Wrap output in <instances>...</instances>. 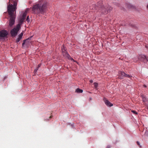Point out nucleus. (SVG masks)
Wrapping results in <instances>:
<instances>
[{"mask_svg": "<svg viewBox=\"0 0 148 148\" xmlns=\"http://www.w3.org/2000/svg\"><path fill=\"white\" fill-rule=\"evenodd\" d=\"M48 6L45 1H40L33 5L32 9V13L35 14H44L47 10Z\"/></svg>", "mask_w": 148, "mask_h": 148, "instance_id": "nucleus-1", "label": "nucleus"}, {"mask_svg": "<svg viewBox=\"0 0 148 148\" xmlns=\"http://www.w3.org/2000/svg\"><path fill=\"white\" fill-rule=\"evenodd\" d=\"M16 1H9V5L8 6V11L10 17L9 20V25L10 27L14 23L15 16L14 14V12L16 10L17 2Z\"/></svg>", "mask_w": 148, "mask_h": 148, "instance_id": "nucleus-2", "label": "nucleus"}, {"mask_svg": "<svg viewBox=\"0 0 148 148\" xmlns=\"http://www.w3.org/2000/svg\"><path fill=\"white\" fill-rule=\"evenodd\" d=\"M95 8L97 10L99 9L98 11L104 14L110 12L112 9V8L110 6L108 5V6L106 7L104 6L101 1H99L98 3L97 7Z\"/></svg>", "mask_w": 148, "mask_h": 148, "instance_id": "nucleus-3", "label": "nucleus"}, {"mask_svg": "<svg viewBox=\"0 0 148 148\" xmlns=\"http://www.w3.org/2000/svg\"><path fill=\"white\" fill-rule=\"evenodd\" d=\"M119 76L120 79H122L126 77L129 78H131L132 76L126 74L123 71H120L119 73Z\"/></svg>", "mask_w": 148, "mask_h": 148, "instance_id": "nucleus-4", "label": "nucleus"}, {"mask_svg": "<svg viewBox=\"0 0 148 148\" xmlns=\"http://www.w3.org/2000/svg\"><path fill=\"white\" fill-rule=\"evenodd\" d=\"M138 59L141 61L147 62H148V60L146 57V56L144 55H141L139 56Z\"/></svg>", "mask_w": 148, "mask_h": 148, "instance_id": "nucleus-5", "label": "nucleus"}, {"mask_svg": "<svg viewBox=\"0 0 148 148\" xmlns=\"http://www.w3.org/2000/svg\"><path fill=\"white\" fill-rule=\"evenodd\" d=\"M8 34L7 31L5 30H2L0 32V37H6Z\"/></svg>", "mask_w": 148, "mask_h": 148, "instance_id": "nucleus-6", "label": "nucleus"}, {"mask_svg": "<svg viewBox=\"0 0 148 148\" xmlns=\"http://www.w3.org/2000/svg\"><path fill=\"white\" fill-rule=\"evenodd\" d=\"M18 30H17L15 28H14L11 31L10 33L12 36H16L18 32Z\"/></svg>", "mask_w": 148, "mask_h": 148, "instance_id": "nucleus-7", "label": "nucleus"}, {"mask_svg": "<svg viewBox=\"0 0 148 148\" xmlns=\"http://www.w3.org/2000/svg\"><path fill=\"white\" fill-rule=\"evenodd\" d=\"M62 54L63 56H64V57L67 58L71 60H73L74 62H76V61L74 60L71 57L69 54L67 53V51L63 52L62 53Z\"/></svg>", "mask_w": 148, "mask_h": 148, "instance_id": "nucleus-8", "label": "nucleus"}, {"mask_svg": "<svg viewBox=\"0 0 148 148\" xmlns=\"http://www.w3.org/2000/svg\"><path fill=\"white\" fill-rule=\"evenodd\" d=\"M103 101H104L106 104L107 106L109 107H111L113 106V104L112 103H111L110 101H109L108 100H107L106 98H104Z\"/></svg>", "mask_w": 148, "mask_h": 148, "instance_id": "nucleus-9", "label": "nucleus"}, {"mask_svg": "<svg viewBox=\"0 0 148 148\" xmlns=\"http://www.w3.org/2000/svg\"><path fill=\"white\" fill-rule=\"evenodd\" d=\"M30 42V40L29 38L23 41V42L22 44V47H23L25 44L26 45H28Z\"/></svg>", "mask_w": 148, "mask_h": 148, "instance_id": "nucleus-10", "label": "nucleus"}, {"mask_svg": "<svg viewBox=\"0 0 148 148\" xmlns=\"http://www.w3.org/2000/svg\"><path fill=\"white\" fill-rule=\"evenodd\" d=\"M23 35V33L22 32L18 36V38L16 40V42L18 43L22 38V36Z\"/></svg>", "mask_w": 148, "mask_h": 148, "instance_id": "nucleus-11", "label": "nucleus"}, {"mask_svg": "<svg viewBox=\"0 0 148 148\" xmlns=\"http://www.w3.org/2000/svg\"><path fill=\"white\" fill-rule=\"evenodd\" d=\"M141 96L142 98L143 101L145 103L147 101V99L146 98L145 96L144 95H141Z\"/></svg>", "mask_w": 148, "mask_h": 148, "instance_id": "nucleus-12", "label": "nucleus"}, {"mask_svg": "<svg viewBox=\"0 0 148 148\" xmlns=\"http://www.w3.org/2000/svg\"><path fill=\"white\" fill-rule=\"evenodd\" d=\"M21 24H20V23H18L17 25L16 28H15L16 30H18V32L19 31V30L21 28Z\"/></svg>", "mask_w": 148, "mask_h": 148, "instance_id": "nucleus-13", "label": "nucleus"}, {"mask_svg": "<svg viewBox=\"0 0 148 148\" xmlns=\"http://www.w3.org/2000/svg\"><path fill=\"white\" fill-rule=\"evenodd\" d=\"M76 92L79 93H82L83 92V90L79 88H77L76 90Z\"/></svg>", "mask_w": 148, "mask_h": 148, "instance_id": "nucleus-14", "label": "nucleus"}, {"mask_svg": "<svg viewBox=\"0 0 148 148\" xmlns=\"http://www.w3.org/2000/svg\"><path fill=\"white\" fill-rule=\"evenodd\" d=\"M25 19V18H24L23 17H22L20 20L19 21V23L21 24L23 22L24 20Z\"/></svg>", "mask_w": 148, "mask_h": 148, "instance_id": "nucleus-15", "label": "nucleus"}, {"mask_svg": "<svg viewBox=\"0 0 148 148\" xmlns=\"http://www.w3.org/2000/svg\"><path fill=\"white\" fill-rule=\"evenodd\" d=\"M127 7L129 8L134 9L135 7L133 6L130 4H129L127 5Z\"/></svg>", "mask_w": 148, "mask_h": 148, "instance_id": "nucleus-16", "label": "nucleus"}, {"mask_svg": "<svg viewBox=\"0 0 148 148\" xmlns=\"http://www.w3.org/2000/svg\"><path fill=\"white\" fill-rule=\"evenodd\" d=\"M27 14V13L24 12L23 14V15L22 16V17H23L24 18H25V17H26Z\"/></svg>", "mask_w": 148, "mask_h": 148, "instance_id": "nucleus-17", "label": "nucleus"}, {"mask_svg": "<svg viewBox=\"0 0 148 148\" xmlns=\"http://www.w3.org/2000/svg\"><path fill=\"white\" fill-rule=\"evenodd\" d=\"M62 53L66 51L65 49L64 46H63V47L62 48Z\"/></svg>", "mask_w": 148, "mask_h": 148, "instance_id": "nucleus-18", "label": "nucleus"}, {"mask_svg": "<svg viewBox=\"0 0 148 148\" xmlns=\"http://www.w3.org/2000/svg\"><path fill=\"white\" fill-rule=\"evenodd\" d=\"M94 87H95V88H97L98 87V83H96V82H95L94 83Z\"/></svg>", "mask_w": 148, "mask_h": 148, "instance_id": "nucleus-19", "label": "nucleus"}, {"mask_svg": "<svg viewBox=\"0 0 148 148\" xmlns=\"http://www.w3.org/2000/svg\"><path fill=\"white\" fill-rule=\"evenodd\" d=\"M131 112H132L134 114H138L137 112H136L135 111H134V110H132Z\"/></svg>", "mask_w": 148, "mask_h": 148, "instance_id": "nucleus-20", "label": "nucleus"}, {"mask_svg": "<svg viewBox=\"0 0 148 148\" xmlns=\"http://www.w3.org/2000/svg\"><path fill=\"white\" fill-rule=\"evenodd\" d=\"M30 10V9L29 8H27L25 10V12H26V13H27V12H29Z\"/></svg>", "mask_w": 148, "mask_h": 148, "instance_id": "nucleus-21", "label": "nucleus"}, {"mask_svg": "<svg viewBox=\"0 0 148 148\" xmlns=\"http://www.w3.org/2000/svg\"><path fill=\"white\" fill-rule=\"evenodd\" d=\"M136 143L137 145H138L140 148L141 147V146L140 145V143L138 141H137Z\"/></svg>", "mask_w": 148, "mask_h": 148, "instance_id": "nucleus-22", "label": "nucleus"}, {"mask_svg": "<svg viewBox=\"0 0 148 148\" xmlns=\"http://www.w3.org/2000/svg\"><path fill=\"white\" fill-rule=\"evenodd\" d=\"M38 68H37L36 69H35V70H34V73H36V72H37V70H38Z\"/></svg>", "mask_w": 148, "mask_h": 148, "instance_id": "nucleus-23", "label": "nucleus"}, {"mask_svg": "<svg viewBox=\"0 0 148 148\" xmlns=\"http://www.w3.org/2000/svg\"><path fill=\"white\" fill-rule=\"evenodd\" d=\"M29 16H28L27 17V18L26 21H27V22H28L29 21Z\"/></svg>", "mask_w": 148, "mask_h": 148, "instance_id": "nucleus-24", "label": "nucleus"}, {"mask_svg": "<svg viewBox=\"0 0 148 148\" xmlns=\"http://www.w3.org/2000/svg\"><path fill=\"white\" fill-rule=\"evenodd\" d=\"M40 66H41V64H39L37 68H38H38L40 67Z\"/></svg>", "mask_w": 148, "mask_h": 148, "instance_id": "nucleus-25", "label": "nucleus"}, {"mask_svg": "<svg viewBox=\"0 0 148 148\" xmlns=\"http://www.w3.org/2000/svg\"><path fill=\"white\" fill-rule=\"evenodd\" d=\"M106 148H110V145H108L107 146Z\"/></svg>", "mask_w": 148, "mask_h": 148, "instance_id": "nucleus-26", "label": "nucleus"}, {"mask_svg": "<svg viewBox=\"0 0 148 148\" xmlns=\"http://www.w3.org/2000/svg\"><path fill=\"white\" fill-rule=\"evenodd\" d=\"M90 82L91 83H92L93 82V80H90Z\"/></svg>", "mask_w": 148, "mask_h": 148, "instance_id": "nucleus-27", "label": "nucleus"}, {"mask_svg": "<svg viewBox=\"0 0 148 148\" xmlns=\"http://www.w3.org/2000/svg\"><path fill=\"white\" fill-rule=\"evenodd\" d=\"M144 86L145 87H146V85H144Z\"/></svg>", "mask_w": 148, "mask_h": 148, "instance_id": "nucleus-28", "label": "nucleus"}, {"mask_svg": "<svg viewBox=\"0 0 148 148\" xmlns=\"http://www.w3.org/2000/svg\"><path fill=\"white\" fill-rule=\"evenodd\" d=\"M51 117H52V116H50V117H49V118H51Z\"/></svg>", "mask_w": 148, "mask_h": 148, "instance_id": "nucleus-29", "label": "nucleus"}, {"mask_svg": "<svg viewBox=\"0 0 148 148\" xmlns=\"http://www.w3.org/2000/svg\"><path fill=\"white\" fill-rule=\"evenodd\" d=\"M147 8L148 9V4L147 5Z\"/></svg>", "mask_w": 148, "mask_h": 148, "instance_id": "nucleus-30", "label": "nucleus"}, {"mask_svg": "<svg viewBox=\"0 0 148 148\" xmlns=\"http://www.w3.org/2000/svg\"><path fill=\"white\" fill-rule=\"evenodd\" d=\"M29 3H31V2H29Z\"/></svg>", "mask_w": 148, "mask_h": 148, "instance_id": "nucleus-31", "label": "nucleus"}]
</instances>
